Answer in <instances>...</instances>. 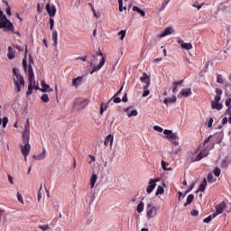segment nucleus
<instances>
[{"mask_svg": "<svg viewBox=\"0 0 231 231\" xmlns=\"http://www.w3.org/2000/svg\"><path fill=\"white\" fill-rule=\"evenodd\" d=\"M20 149L23 156H24V160H26V157L30 154L32 149V146L30 145V124H28V121L23 132V144L20 145Z\"/></svg>", "mask_w": 231, "mask_h": 231, "instance_id": "obj_1", "label": "nucleus"}, {"mask_svg": "<svg viewBox=\"0 0 231 231\" xmlns=\"http://www.w3.org/2000/svg\"><path fill=\"white\" fill-rule=\"evenodd\" d=\"M212 138V135H209L203 143V145H200V148L202 150L199 152L197 157H192V162H199L200 160H203V158H206V156H208V152L211 149H214V143L210 142V139Z\"/></svg>", "mask_w": 231, "mask_h": 231, "instance_id": "obj_2", "label": "nucleus"}, {"mask_svg": "<svg viewBox=\"0 0 231 231\" xmlns=\"http://www.w3.org/2000/svg\"><path fill=\"white\" fill-rule=\"evenodd\" d=\"M104 64H106V58L104 57V53L102 51H98L97 55L92 57V61L90 62V68L93 69L90 72V75L97 71H100L102 68H104Z\"/></svg>", "mask_w": 231, "mask_h": 231, "instance_id": "obj_3", "label": "nucleus"}, {"mask_svg": "<svg viewBox=\"0 0 231 231\" xmlns=\"http://www.w3.org/2000/svg\"><path fill=\"white\" fill-rule=\"evenodd\" d=\"M13 73L14 75L13 80L15 86V93H19L22 88H24V78L20 75L15 68L13 69Z\"/></svg>", "mask_w": 231, "mask_h": 231, "instance_id": "obj_4", "label": "nucleus"}, {"mask_svg": "<svg viewBox=\"0 0 231 231\" xmlns=\"http://www.w3.org/2000/svg\"><path fill=\"white\" fill-rule=\"evenodd\" d=\"M163 134H165L166 138L168 140H171L172 143V145L178 146L180 145V136H178V134L173 133L172 130H164Z\"/></svg>", "mask_w": 231, "mask_h": 231, "instance_id": "obj_5", "label": "nucleus"}, {"mask_svg": "<svg viewBox=\"0 0 231 231\" xmlns=\"http://www.w3.org/2000/svg\"><path fill=\"white\" fill-rule=\"evenodd\" d=\"M73 106L76 111H82V109H86L89 106V101L88 99L77 98L74 100Z\"/></svg>", "mask_w": 231, "mask_h": 231, "instance_id": "obj_6", "label": "nucleus"}, {"mask_svg": "<svg viewBox=\"0 0 231 231\" xmlns=\"http://www.w3.org/2000/svg\"><path fill=\"white\" fill-rule=\"evenodd\" d=\"M0 29H4L5 32H14V23L6 16H4L0 18Z\"/></svg>", "mask_w": 231, "mask_h": 231, "instance_id": "obj_7", "label": "nucleus"}, {"mask_svg": "<svg viewBox=\"0 0 231 231\" xmlns=\"http://www.w3.org/2000/svg\"><path fill=\"white\" fill-rule=\"evenodd\" d=\"M158 216V208L152 206V204H147L146 206V217L148 220L154 219Z\"/></svg>", "mask_w": 231, "mask_h": 231, "instance_id": "obj_8", "label": "nucleus"}, {"mask_svg": "<svg viewBox=\"0 0 231 231\" xmlns=\"http://www.w3.org/2000/svg\"><path fill=\"white\" fill-rule=\"evenodd\" d=\"M28 79H29L28 88L36 89V91L39 90V86L35 85V74L33 73V68H32V65H29V68H28Z\"/></svg>", "mask_w": 231, "mask_h": 231, "instance_id": "obj_9", "label": "nucleus"}, {"mask_svg": "<svg viewBox=\"0 0 231 231\" xmlns=\"http://www.w3.org/2000/svg\"><path fill=\"white\" fill-rule=\"evenodd\" d=\"M221 102V97L215 96L214 100L211 101V107L217 109V111H221L223 109V104Z\"/></svg>", "mask_w": 231, "mask_h": 231, "instance_id": "obj_10", "label": "nucleus"}, {"mask_svg": "<svg viewBox=\"0 0 231 231\" xmlns=\"http://www.w3.org/2000/svg\"><path fill=\"white\" fill-rule=\"evenodd\" d=\"M160 181V179H151L146 188L147 194H151L154 189H156V183Z\"/></svg>", "mask_w": 231, "mask_h": 231, "instance_id": "obj_11", "label": "nucleus"}, {"mask_svg": "<svg viewBox=\"0 0 231 231\" xmlns=\"http://www.w3.org/2000/svg\"><path fill=\"white\" fill-rule=\"evenodd\" d=\"M226 208V203L221 202L220 204L216 206V212L213 213V217H217L219 214H223L225 209Z\"/></svg>", "mask_w": 231, "mask_h": 231, "instance_id": "obj_12", "label": "nucleus"}, {"mask_svg": "<svg viewBox=\"0 0 231 231\" xmlns=\"http://www.w3.org/2000/svg\"><path fill=\"white\" fill-rule=\"evenodd\" d=\"M42 88H39L38 91H42V93H51L53 88H50V85L46 84V81H41Z\"/></svg>", "mask_w": 231, "mask_h": 231, "instance_id": "obj_13", "label": "nucleus"}, {"mask_svg": "<svg viewBox=\"0 0 231 231\" xmlns=\"http://www.w3.org/2000/svg\"><path fill=\"white\" fill-rule=\"evenodd\" d=\"M46 10H47V13L49 14V16L51 18L55 17V15L57 14V7H55L54 5L47 4L46 5Z\"/></svg>", "mask_w": 231, "mask_h": 231, "instance_id": "obj_14", "label": "nucleus"}, {"mask_svg": "<svg viewBox=\"0 0 231 231\" xmlns=\"http://www.w3.org/2000/svg\"><path fill=\"white\" fill-rule=\"evenodd\" d=\"M176 31L172 27H166L162 33L158 35L159 39H163L167 35H172Z\"/></svg>", "mask_w": 231, "mask_h": 231, "instance_id": "obj_15", "label": "nucleus"}, {"mask_svg": "<svg viewBox=\"0 0 231 231\" xmlns=\"http://www.w3.org/2000/svg\"><path fill=\"white\" fill-rule=\"evenodd\" d=\"M192 95V90L190 88H182L178 94V98H183L187 97H190Z\"/></svg>", "mask_w": 231, "mask_h": 231, "instance_id": "obj_16", "label": "nucleus"}, {"mask_svg": "<svg viewBox=\"0 0 231 231\" xmlns=\"http://www.w3.org/2000/svg\"><path fill=\"white\" fill-rule=\"evenodd\" d=\"M33 160H37V162H42L46 158V148L42 149V152L33 155Z\"/></svg>", "mask_w": 231, "mask_h": 231, "instance_id": "obj_17", "label": "nucleus"}, {"mask_svg": "<svg viewBox=\"0 0 231 231\" xmlns=\"http://www.w3.org/2000/svg\"><path fill=\"white\" fill-rule=\"evenodd\" d=\"M141 82L144 83V86H151V78L147 73L143 72L142 77L140 78Z\"/></svg>", "mask_w": 231, "mask_h": 231, "instance_id": "obj_18", "label": "nucleus"}, {"mask_svg": "<svg viewBox=\"0 0 231 231\" xmlns=\"http://www.w3.org/2000/svg\"><path fill=\"white\" fill-rule=\"evenodd\" d=\"M113 142H114V137L112 134H108L106 139H105V142H104V145L106 147H107V145H109L110 143V147H113Z\"/></svg>", "mask_w": 231, "mask_h": 231, "instance_id": "obj_19", "label": "nucleus"}, {"mask_svg": "<svg viewBox=\"0 0 231 231\" xmlns=\"http://www.w3.org/2000/svg\"><path fill=\"white\" fill-rule=\"evenodd\" d=\"M131 109V107H126L125 108V113H127L128 118H131V116H138V111L137 110H132L131 112H129V110Z\"/></svg>", "mask_w": 231, "mask_h": 231, "instance_id": "obj_20", "label": "nucleus"}, {"mask_svg": "<svg viewBox=\"0 0 231 231\" xmlns=\"http://www.w3.org/2000/svg\"><path fill=\"white\" fill-rule=\"evenodd\" d=\"M27 53H28V46H26V48H25V54H24V58L23 59V69H24V71H27V73H28V61L26 60Z\"/></svg>", "mask_w": 231, "mask_h": 231, "instance_id": "obj_21", "label": "nucleus"}, {"mask_svg": "<svg viewBox=\"0 0 231 231\" xmlns=\"http://www.w3.org/2000/svg\"><path fill=\"white\" fill-rule=\"evenodd\" d=\"M82 85V77H78L72 80L73 88H79V86Z\"/></svg>", "mask_w": 231, "mask_h": 231, "instance_id": "obj_22", "label": "nucleus"}, {"mask_svg": "<svg viewBox=\"0 0 231 231\" xmlns=\"http://www.w3.org/2000/svg\"><path fill=\"white\" fill-rule=\"evenodd\" d=\"M176 100H177L176 96H172L171 97H165L163 100V103L166 106H169V104H174V102H176Z\"/></svg>", "mask_w": 231, "mask_h": 231, "instance_id": "obj_23", "label": "nucleus"}, {"mask_svg": "<svg viewBox=\"0 0 231 231\" xmlns=\"http://www.w3.org/2000/svg\"><path fill=\"white\" fill-rule=\"evenodd\" d=\"M7 57L10 60L15 59V51H14V48L8 47Z\"/></svg>", "mask_w": 231, "mask_h": 231, "instance_id": "obj_24", "label": "nucleus"}, {"mask_svg": "<svg viewBox=\"0 0 231 231\" xmlns=\"http://www.w3.org/2000/svg\"><path fill=\"white\" fill-rule=\"evenodd\" d=\"M180 44L182 48V50H192V43L190 42H180Z\"/></svg>", "mask_w": 231, "mask_h": 231, "instance_id": "obj_25", "label": "nucleus"}, {"mask_svg": "<svg viewBox=\"0 0 231 231\" xmlns=\"http://www.w3.org/2000/svg\"><path fill=\"white\" fill-rule=\"evenodd\" d=\"M97 180H98V177L96 175V173H92L90 178V189H94L95 183H97Z\"/></svg>", "mask_w": 231, "mask_h": 231, "instance_id": "obj_26", "label": "nucleus"}, {"mask_svg": "<svg viewBox=\"0 0 231 231\" xmlns=\"http://www.w3.org/2000/svg\"><path fill=\"white\" fill-rule=\"evenodd\" d=\"M52 41H53V46H57L58 44V37H59V33L57 32V30H52Z\"/></svg>", "mask_w": 231, "mask_h": 231, "instance_id": "obj_27", "label": "nucleus"}, {"mask_svg": "<svg viewBox=\"0 0 231 231\" xmlns=\"http://www.w3.org/2000/svg\"><path fill=\"white\" fill-rule=\"evenodd\" d=\"M192 201H194V195L193 194L188 195L186 202L184 203V207H189V205H190Z\"/></svg>", "mask_w": 231, "mask_h": 231, "instance_id": "obj_28", "label": "nucleus"}, {"mask_svg": "<svg viewBox=\"0 0 231 231\" xmlns=\"http://www.w3.org/2000/svg\"><path fill=\"white\" fill-rule=\"evenodd\" d=\"M133 11L134 12H137V14H139L140 15H142V17H145V11L142 10L140 7L134 5L133 7Z\"/></svg>", "mask_w": 231, "mask_h": 231, "instance_id": "obj_29", "label": "nucleus"}, {"mask_svg": "<svg viewBox=\"0 0 231 231\" xmlns=\"http://www.w3.org/2000/svg\"><path fill=\"white\" fill-rule=\"evenodd\" d=\"M181 84H183V80L174 82L172 87V93H176L178 91V87L181 86Z\"/></svg>", "mask_w": 231, "mask_h": 231, "instance_id": "obj_30", "label": "nucleus"}, {"mask_svg": "<svg viewBox=\"0 0 231 231\" xmlns=\"http://www.w3.org/2000/svg\"><path fill=\"white\" fill-rule=\"evenodd\" d=\"M205 189H207V180L206 179H204V183L199 185V188L197 190V192H205Z\"/></svg>", "mask_w": 231, "mask_h": 231, "instance_id": "obj_31", "label": "nucleus"}, {"mask_svg": "<svg viewBox=\"0 0 231 231\" xmlns=\"http://www.w3.org/2000/svg\"><path fill=\"white\" fill-rule=\"evenodd\" d=\"M162 168L163 171H172V168L169 167V163L165 161H162Z\"/></svg>", "mask_w": 231, "mask_h": 231, "instance_id": "obj_32", "label": "nucleus"}, {"mask_svg": "<svg viewBox=\"0 0 231 231\" xmlns=\"http://www.w3.org/2000/svg\"><path fill=\"white\" fill-rule=\"evenodd\" d=\"M143 208H144V204H143V202L141 201L137 205V208H136V210H137L138 214H142V212L143 211Z\"/></svg>", "mask_w": 231, "mask_h": 231, "instance_id": "obj_33", "label": "nucleus"}, {"mask_svg": "<svg viewBox=\"0 0 231 231\" xmlns=\"http://www.w3.org/2000/svg\"><path fill=\"white\" fill-rule=\"evenodd\" d=\"M119 5V12H124V10H127L126 6H124V0H117Z\"/></svg>", "mask_w": 231, "mask_h": 231, "instance_id": "obj_34", "label": "nucleus"}, {"mask_svg": "<svg viewBox=\"0 0 231 231\" xmlns=\"http://www.w3.org/2000/svg\"><path fill=\"white\" fill-rule=\"evenodd\" d=\"M163 192H165V189H163L162 186H158L155 192V196H160L163 194Z\"/></svg>", "mask_w": 231, "mask_h": 231, "instance_id": "obj_35", "label": "nucleus"}, {"mask_svg": "<svg viewBox=\"0 0 231 231\" xmlns=\"http://www.w3.org/2000/svg\"><path fill=\"white\" fill-rule=\"evenodd\" d=\"M149 95H151V91H149V86H143V97H149Z\"/></svg>", "mask_w": 231, "mask_h": 231, "instance_id": "obj_36", "label": "nucleus"}, {"mask_svg": "<svg viewBox=\"0 0 231 231\" xmlns=\"http://www.w3.org/2000/svg\"><path fill=\"white\" fill-rule=\"evenodd\" d=\"M107 104L102 103L100 106V115H104V111H107Z\"/></svg>", "mask_w": 231, "mask_h": 231, "instance_id": "obj_37", "label": "nucleus"}, {"mask_svg": "<svg viewBox=\"0 0 231 231\" xmlns=\"http://www.w3.org/2000/svg\"><path fill=\"white\" fill-rule=\"evenodd\" d=\"M198 153L197 152H190L189 153H188V157L190 159V162H194L192 161V158H198Z\"/></svg>", "mask_w": 231, "mask_h": 231, "instance_id": "obj_38", "label": "nucleus"}, {"mask_svg": "<svg viewBox=\"0 0 231 231\" xmlns=\"http://www.w3.org/2000/svg\"><path fill=\"white\" fill-rule=\"evenodd\" d=\"M125 33H126L125 30H121V31L117 33V35H118V37H120V40H121V41H124V39H125Z\"/></svg>", "mask_w": 231, "mask_h": 231, "instance_id": "obj_39", "label": "nucleus"}, {"mask_svg": "<svg viewBox=\"0 0 231 231\" xmlns=\"http://www.w3.org/2000/svg\"><path fill=\"white\" fill-rule=\"evenodd\" d=\"M93 201H95V196L87 195V203H88V205H91V203H93Z\"/></svg>", "mask_w": 231, "mask_h": 231, "instance_id": "obj_40", "label": "nucleus"}, {"mask_svg": "<svg viewBox=\"0 0 231 231\" xmlns=\"http://www.w3.org/2000/svg\"><path fill=\"white\" fill-rule=\"evenodd\" d=\"M207 180L208 183H214V181H216V178H214V175L212 173H209L208 175Z\"/></svg>", "mask_w": 231, "mask_h": 231, "instance_id": "obj_41", "label": "nucleus"}, {"mask_svg": "<svg viewBox=\"0 0 231 231\" xmlns=\"http://www.w3.org/2000/svg\"><path fill=\"white\" fill-rule=\"evenodd\" d=\"M203 5H205V4L202 3V4L199 5L198 2H195L192 5V6H193V8H197L198 10H201V8H203Z\"/></svg>", "mask_w": 231, "mask_h": 231, "instance_id": "obj_42", "label": "nucleus"}, {"mask_svg": "<svg viewBox=\"0 0 231 231\" xmlns=\"http://www.w3.org/2000/svg\"><path fill=\"white\" fill-rule=\"evenodd\" d=\"M39 228L40 230L46 231V230H50L51 227H50V225L45 224V225L39 226Z\"/></svg>", "mask_w": 231, "mask_h": 231, "instance_id": "obj_43", "label": "nucleus"}, {"mask_svg": "<svg viewBox=\"0 0 231 231\" xmlns=\"http://www.w3.org/2000/svg\"><path fill=\"white\" fill-rule=\"evenodd\" d=\"M42 102H50V97H48V94H43L41 97Z\"/></svg>", "mask_w": 231, "mask_h": 231, "instance_id": "obj_44", "label": "nucleus"}, {"mask_svg": "<svg viewBox=\"0 0 231 231\" xmlns=\"http://www.w3.org/2000/svg\"><path fill=\"white\" fill-rule=\"evenodd\" d=\"M179 152H181V147H178L177 149H172L171 150V154H174V156H176V154H178Z\"/></svg>", "mask_w": 231, "mask_h": 231, "instance_id": "obj_45", "label": "nucleus"}, {"mask_svg": "<svg viewBox=\"0 0 231 231\" xmlns=\"http://www.w3.org/2000/svg\"><path fill=\"white\" fill-rule=\"evenodd\" d=\"M217 84H223L224 79H223V76L221 74H218L217 76Z\"/></svg>", "mask_w": 231, "mask_h": 231, "instance_id": "obj_46", "label": "nucleus"}, {"mask_svg": "<svg viewBox=\"0 0 231 231\" xmlns=\"http://www.w3.org/2000/svg\"><path fill=\"white\" fill-rule=\"evenodd\" d=\"M214 214L208 216V217L204 218V223H210L212 219H214Z\"/></svg>", "mask_w": 231, "mask_h": 231, "instance_id": "obj_47", "label": "nucleus"}, {"mask_svg": "<svg viewBox=\"0 0 231 231\" xmlns=\"http://www.w3.org/2000/svg\"><path fill=\"white\" fill-rule=\"evenodd\" d=\"M49 23H50V30H53V26H55V20H53V18H50L49 20Z\"/></svg>", "mask_w": 231, "mask_h": 231, "instance_id": "obj_48", "label": "nucleus"}, {"mask_svg": "<svg viewBox=\"0 0 231 231\" xmlns=\"http://www.w3.org/2000/svg\"><path fill=\"white\" fill-rule=\"evenodd\" d=\"M17 199L22 203V205H24V200L23 199V195H21L20 192H17Z\"/></svg>", "mask_w": 231, "mask_h": 231, "instance_id": "obj_49", "label": "nucleus"}, {"mask_svg": "<svg viewBox=\"0 0 231 231\" xmlns=\"http://www.w3.org/2000/svg\"><path fill=\"white\" fill-rule=\"evenodd\" d=\"M213 174L217 178L219 174H221V170L219 168H216L213 171Z\"/></svg>", "mask_w": 231, "mask_h": 231, "instance_id": "obj_50", "label": "nucleus"}, {"mask_svg": "<svg viewBox=\"0 0 231 231\" xmlns=\"http://www.w3.org/2000/svg\"><path fill=\"white\" fill-rule=\"evenodd\" d=\"M153 129L157 131V133H163V128H162V126L155 125L153 126Z\"/></svg>", "mask_w": 231, "mask_h": 231, "instance_id": "obj_51", "label": "nucleus"}, {"mask_svg": "<svg viewBox=\"0 0 231 231\" xmlns=\"http://www.w3.org/2000/svg\"><path fill=\"white\" fill-rule=\"evenodd\" d=\"M194 183L191 184V187H189V189H188V190L185 191L183 198H185V196H187V194H189V192H190V190H192V189H194Z\"/></svg>", "mask_w": 231, "mask_h": 231, "instance_id": "obj_52", "label": "nucleus"}, {"mask_svg": "<svg viewBox=\"0 0 231 231\" xmlns=\"http://www.w3.org/2000/svg\"><path fill=\"white\" fill-rule=\"evenodd\" d=\"M225 104L226 107H231V97H228L227 99H226Z\"/></svg>", "mask_w": 231, "mask_h": 231, "instance_id": "obj_53", "label": "nucleus"}, {"mask_svg": "<svg viewBox=\"0 0 231 231\" xmlns=\"http://www.w3.org/2000/svg\"><path fill=\"white\" fill-rule=\"evenodd\" d=\"M87 60H88V56L76 58V60H82L83 62H86Z\"/></svg>", "mask_w": 231, "mask_h": 231, "instance_id": "obj_54", "label": "nucleus"}, {"mask_svg": "<svg viewBox=\"0 0 231 231\" xmlns=\"http://www.w3.org/2000/svg\"><path fill=\"white\" fill-rule=\"evenodd\" d=\"M216 97H221V95H223V91L219 88H216Z\"/></svg>", "mask_w": 231, "mask_h": 231, "instance_id": "obj_55", "label": "nucleus"}, {"mask_svg": "<svg viewBox=\"0 0 231 231\" xmlns=\"http://www.w3.org/2000/svg\"><path fill=\"white\" fill-rule=\"evenodd\" d=\"M115 104H120L122 102V99L120 97H114Z\"/></svg>", "mask_w": 231, "mask_h": 231, "instance_id": "obj_56", "label": "nucleus"}, {"mask_svg": "<svg viewBox=\"0 0 231 231\" xmlns=\"http://www.w3.org/2000/svg\"><path fill=\"white\" fill-rule=\"evenodd\" d=\"M225 115H227L228 116H231V106L228 107V108L226 110Z\"/></svg>", "mask_w": 231, "mask_h": 231, "instance_id": "obj_57", "label": "nucleus"}, {"mask_svg": "<svg viewBox=\"0 0 231 231\" xmlns=\"http://www.w3.org/2000/svg\"><path fill=\"white\" fill-rule=\"evenodd\" d=\"M212 124H214V119L210 118L208 123V127H212Z\"/></svg>", "mask_w": 231, "mask_h": 231, "instance_id": "obj_58", "label": "nucleus"}, {"mask_svg": "<svg viewBox=\"0 0 231 231\" xmlns=\"http://www.w3.org/2000/svg\"><path fill=\"white\" fill-rule=\"evenodd\" d=\"M8 181L11 185H14V178L11 175H8Z\"/></svg>", "mask_w": 231, "mask_h": 231, "instance_id": "obj_59", "label": "nucleus"}, {"mask_svg": "<svg viewBox=\"0 0 231 231\" xmlns=\"http://www.w3.org/2000/svg\"><path fill=\"white\" fill-rule=\"evenodd\" d=\"M6 14H7V15H12V9L10 8V5H8V7L6 9Z\"/></svg>", "mask_w": 231, "mask_h": 231, "instance_id": "obj_60", "label": "nucleus"}, {"mask_svg": "<svg viewBox=\"0 0 231 231\" xmlns=\"http://www.w3.org/2000/svg\"><path fill=\"white\" fill-rule=\"evenodd\" d=\"M14 48L16 49V50H18V51H23V49L21 47V46H19V45H14Z\"/></svg>", "mask_w": 231, "mask_h": 231, "instance_id": "obj_61", "label": "nucleus"}, {"mask_svg": "<svg viewBox=\"0 0 231 231\" xmlns=\"http://www.w3.org/2000/svg\"><path fill=\"white\" fill-rule=\"evenodd\" d=\"M32 89H33V88L28 87V91L26 92V95H27V96L32 95Z\"/></svg>", "mask_w": 231, "mask_h": 231, "instance_id": "obj_62", "label": "nucleus"}, {"mask_svg": "<svg viewBox=\"0 0 231 231\" xmlns=\"http://www.w3.org/2000/svg\"><path fill=\"white\" fill-rule=\"evenodd\" d=\"M198 214H199V212L198 210L191 211V216H198Z\"/></svg>", "mask_w": 231, "mask_h": 231, "instance_id": "obj_63", "label": "nucleus"}, {"mask_svg": "<svg viewBox=\"0 0 231 231\" xmlns=\"http://www.w3.org/2000/svg\"><path fill=\"white\" fill-rule=\"evenodd\" d=\"M122 102H127V94H125V96L122 98Z\"/></svg>", "mask_w": 231, "mask_h": 231, "instance_id": "obj_64", "label": "nucleus"}]
</instances>
